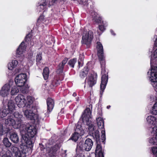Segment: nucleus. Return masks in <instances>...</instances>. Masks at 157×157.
I'll use <instances>...</instances> for the list:
<instances>
[{"label":"nucleus","instance_id":"1","mask_svg":"<svg viewBox=\"0 0 157 157\" xmlns=\"http://www.w3.org/2000/svg\"><path fill=\"white\" fill-rule=\"evenodd\" d=\"M20 132L22 136L21 141L23 144H25L33 147L34 141L33 138L36 133V129L33 125L28 124H23L20 128Z\"/></svg>","mask_w":157,"mask_h":157},{"label":"nucleus","instance_id":"2","mask_svg":"<svg viewBox=\"0 0 157 157\" xmlns=\"http://www.w3.org/2000/svg\"><path fill=\"white\" fill-rule=\"evenodd\" d=\"M91 112L89 108H87L84 110L82 115L83 121L88 126L89 132L97 142L99 141L100 135L99 131L97 130L96 127L93 124V123L91 121Z\"/></svg>","mask_w":157,"mask_h":157},{"label":"nucleus","instance_id":"3","mask_svg":"<svg viewBox=\"0 0 157 157\" xmlns=\"http://www.w3.org/2000/svg\"><path fill=\"white\" fill-rule=\"evenodd\" d=\"M13 116L8 117L5 121V124L6 125L13 126L15 128H18L21 126L23 116L18 112H16Z\"/></svg>","mask_w":157,"mask_h":157},{"label":"nucleus","instance_id":"4","mask_svg":"<svg viewBox=\"0 0 157 157\" xmlns=\"http://www.w3.org/2000/svg\"><path fill=\"white\" fill-rule=\"evenodd\" d=\"M100 61L101 65V73L102 75L101 77V83L100 85V94H102L105 88L107 82L108 76L107 72H106L105 69V59H103L102 60H100Z\"/></svg>","mask_w":157,"mask_h":157},{"label":"nucleus","instance_id":"5","mask_svg":"<svg viewBox=\"0 0 157 157\" xmlns=\"http://www.w3.org/2000/svg\"><path fill=\"white\" fill-rule=\"evenodd\" d=\"M23 146H21V147L20 149L16 147H12V150L14 152L16 157H26V154L28 150L31 151L32 148L33 147H31V149H30L31 146L25 145L22 143Z\"/></svg>","mask_w":157,"mask_h":157},{"label":"nucleus","instance_id":"6","mask_svg":"<svg viewBox=\"0 0 157 157\" xmlns=\"http://www.w3.org/2000/svg\"><path fill=\"white\" fill-rule=\"evenodd\" d=\"M13 84V82L10 81L5 84L1 88L0 94L3 97H8L10 95L11 87Z\"/></svg>","mask_w":157,"mask_h":157},{"label":"nucleus","instance_id":"7","mask_svg":"<svg viewBox=\"0 0 157 157\" xmlns=\"http://www.w3.org/2000/svg\"><path fill=\"white\" fill-rule=\"evenodd\" d=\"M26 75L21 74L16 76L15 81L16 85L19 87H22L24 85L26 81Z\"/></svg>","mask_w":157,"mask_h":157},{"label":"nucleus","instance_id":"8","mask_svg":"<svg viewBox=\"0 0 157 157\" xmlns=\"http://www.w3.org/2000/svg\"><path fill=\"white\" fill-rule=\"evenodd\" d=\"M93 38V32L89 31L88 32H85L82 37V42L86 45L90 44Z\"/></svg>","mask_w":157,"mask_h":157},{"label":"nucleus","instance_id":"9","mask_svg":"<svg viewBox=\"0 0 157 157\" xmlns=\"http://www.w3.org/2000/svg\"><path fill=\"white\" fill-rule=\"evenodd\" d=\"M84 131L80 126H77L75 132L72 135L71 139L75 142H76L80 137L83 135Z\"/></svg>","mask_w":157,"mask_h":157},{"label":"nucleus","instance_id":"10","mask_svg":"<svg viewBox=\"0 0 157 157\" xmlns=\"http://www.w3.org/2000/svg\"><path fill=\"white\" fill-rule=\"evenodd\" d=\"M97 123L99 129H103L101 131V137L103 140L105 139V131L104 128V121L101 117H99L96 118Z\"/></svg>","mask_w":157,"mask_h":157},{"label":"nucleus","instance_id":"11","mask_svg":"<svg viewBox=\"0 0 157 157\" xmlns=\"http://www.w3.org/2000/svg\"><path fill=\"white\" fill-rule=\"evenodd\" d=\"M92 16L93 17V20L94 21L98 23H101V25H100L99 26V30L101 31H103L105 30V27L104 26V24L103 21H101V18L95 12H94L92 13Z\"/></svg>","mask_w":157,"mask_h":157},{"label":"nucleus","instance_id":"12","mask_svg":"<svg viewBox=\"0 0 157 157\" xmlns=\"http://www.w3.org/2000/svg\"><path fill=\"white\" fill-rule=\"evenodd\" d=\"M33 109H27L24 112V115L25 117L29 119L35 120L37 119V115L34 113Z\"/></svg>","mask_w":157,"mask_h":157},{"label":"nucleus","instance_id":"13","mask_svg":"<svg viewBox=\"0 0 157 157\" xmlns=\"http://www.w3.org/2000/svg\"><path fill=\"white\" fill-rule=\"evenodd\" d=\"M25 96L21 94H19L15 99L16 103L19 107L25 106Z\"/></svg>","mask_w":157,"mask_h":157},{"label":"nucleus","instance_id":"14","mask_svg":"<svg viewBox=\"0 0 157 157\" xmlns=\"http://www.w3.org/2000/svg\"><path fill=\"white\" fill-rule=\"evenodd\" d=\"M25 49L26 46L25 45V43L24 42H22L17 50L16 53L17 57H21V60H23L24 57V55L23 54L25 51Z\"/></svg>","mask_w":157,"mask_h":157},{"label":"nucleus","instance_id":"15","mask_svg":"<svg viewBox=\"0 0 157 157\" xmlns=\"http://www.w3.org/2000/svg\"><path fill=\"white\" fill-rule=\"evenodd\" d=\"M97 78L96 74H91L86 79V82L87 83L89 86L91 87L96 83Z\"/></svg>","mask_w":157,"mask_h":157},{"label":"nucleus","instance_id":"16","mask_svg":"<svg viewBox=\"0 0 157 157\" xmlns=\"http://www.w3.org/2000/svg\"><path fill=\"white\" fill-rule=\"evenodd\" d=\"M34 98L31 96H28L25 98V106L27 109H34L33 103Z\"/></svg>","mask_w":157,"mask_h":157},{"label":"nucleus","instance_id":"17","mask_svg":"<svg viewBox=\"0 0 157 157\" xmlns=\"http://www.w3.org/2000/svg\"><path fill=\"white\" fill-rule=\"evenodd\" d=\"M96 48L98 51V56L99 60L104 59L103 55V47L102 44L99 42L97 43Z\"/></svg>","mask_w":157,"mask_h":157},{"label":"nucleus","instance_id":"18","mask_svg":"<svg viewBox=\"0 0 157 157\" xmlns=\"http://www.w3.org/2000/svg\"><path fill=\"white\" fill-rule=\"evenodd\" d=\"M95 157H104L103 151L101 145L97 144L95 151Z\"/></svg>","mask_w":157,"mask_h":157},{"label":"nucleus","instance_id":"19","mask_svg":"<svg viewBox=\"0 0 157 157\" xmlns=\"http://www.w3.org/2000/svg\"><path fill=\"white\" fill-rule=\"evenodd\" d=\"M153 132L155 135V137H152L149 140V142L154 145H157V126L154 127L153 128Z\"/></svg>","mask_w":157,"mask_h":157},{"label":"nucleus","instance_id":"20","mask_svg":"<svg viewBox=\"0 0 157 157\" xmlns=\"http://www.w3.org/2000/svg\"><path fill=\"white\" fill-rule=\"evenodd\" d=\"M93 144V142L91 139H87L85 140L84 143L85 149L87 151H90L91 149Z\"/></svg>","mask_w":157,"mask_h":157},{"label":"nucleus","instance_id":"21","mask_svg":"<svg viewBox=\"0 0 157 157\" xmlns=\"http://www.w3.org/2000/svg\"><path fill=\"white\" fill-rule=\"evenodd\" d=\"M59 149V147L57 145L55 146L54 147H48L47 148V151L49 155H50L49 157H55L54 154Z\"/></svg>","mask_w":157,"mask_h":157},{"label":"nucleus","instance_id":"22","mask_svg":"<svg viewBox=\"0 0 157 157\" xmlns=\"http://www.w3.org/2000/svg\"><path fill=\"white\" fill-rule=\"evenodd\" d=\"M47 111L48 112L51 111L54 106V101L53 100L50 98H48L47 101Z\"/></svg>","mask_w":157,"mask_h":157},{"label":"nucleus","instance_id":"23","mask_svg":"<svg viewBox=\"0 0 157 157\" xmlns=\"http://www.w3.org/2000/svg\"><path fill=\"white\" fill-rule=\"evenodd\" d=\"M18 64V62L17 60H13L11 62H9L8 63V69L12 71L17 66Z\"/></svg>","mask_w":157,"mask_h":157},{"label":"nucleus","instance_id":"24","mask_svg":"<svg viewBox=\"0 0 157 157\" xmlns=\"http://www.w3.org/2000/svg\"><path fill=\"white\" fill-rule=\"evenodd\" d=\"M10 138L11 140L14 143H17L19 141V138L17 134L15 132L11 133Z\"/></svg>","mask_w":157,"mask_h":157},{"label":"nucleus","instance_id":"25","mask_svg":"<svg viewBox=\"0 0 157 157\" xmlns=\"http://www.w3.org/2000/svg\"><path fill=\"white\" fill-rule=\"evenodd\" d=\"M15 104L13 101L12 100H10L9 101L8 103V107L7 109L9 111H10V113L15 109Z\"/></svg>","mask_w":157,"mask_h":157},{"label":"nucleus","instance_id":"26","mask_svg":"<svg viewBox=\"0 0 157 157\" xmlns=\"http://www.w3.org/2000/svg\"><path fill=\"white\" fill-rule=\"evenodd\" d=\"M68 60L67 58H65L63 60L61 63H60L57 70V72L58 73H60L63 71V67L65 64L67 63Z\"/></svg>","mask_w":157,"mask_h":157},{"label":"nucleus","instance_id":"27","mask_svg":"<svg viewBox=\"0 0 157 157\" xmlns=\"http://www.w3.org/2000/svg\"><path fill=\"white\" fill-rule=\"evenodd\" d=\"M147 122L149 124H155L156 122V118L154 116H148L147 118Z\"/></svg>","mask_w":157,"mask_h":157},{"label":"nucleus","instance_id":"28","mask_svg":"<svg viewBox=\"0 0 157 157\" xmlns=\"http://www.w3.org/2000/svg\"><path fill=\"white\" fill-rule=\"evenodd\" d=\"M10 113L8 109H3L1 110L0 108V116L1 117H3L6 116L8 114Z\"/></svg>","mask_w":157,"mask_h":157},{"label":"nucleus","instance_id":"29","mask_svg":"<svg viewBox=\"0 0 157 157\" xmlns=\"http://www.w3.org/2000/svg\"><path fill=\"white\" fill-rule=\"evenodd\" d=\"M19 91V89L17 86H14L11 88L10 90V94L12 95L17 94Z\"/></svg>","mask_w":157,"mask_h":157},{"label":"nucleus","instance_id":"30","mask_svg":"<svg viewBox=\"0 0 157 157\" xmlns=\"http://www.w3.org/2000/svg\"><path fill=\"white\" fill-rule=\"evenodd\" d=\"M2 153L3 154L2 157H12L11 153L7 149H6V151L2 150L0 153L1 154Z\"/></svg>","mask_w":157,"mask_h":157},{"label":"nucleus","instance_id":"31","mask_svg":"<svg viewBox=\"0 0 157 157\" xmlns=\"http://www.w3.org/2000/svg\"><path fill=\"white\" fill-rule=\"evenodd\" d=\"M43 75L45 80L48 79L49 74V70L47 67H45L43 70Z\"/></svg>","mask_w":157,"mask_h":157},{"label":"nucleus","instance_id":"32","mask_svg":"<svg viewBox=\"0 0 157 157\" xmlns=\"http://www.w3.org/2000/svg\"><path fill=\"white\" fill-rule=\"evenodd\" d=\"M4 145L6 147H9L11 145V143L10 142L8 138H5L3 140Z\"/></svg>","mask_w":157,"mask_h":157},{"label":"nucleus","instance_id":"33","mask_svg":"<svg viewBox=\"0 0 157 157\" xmlns=\"http://www.w3.org/2000/svg\"><path fill=\"white\" fill-rule=\"evenodd\" d=\"M151 113L153 115H157V102H155L154 105L151 111Z\"/></svg>","mask_w":157,"mask_h":157},{"label":"nucleus","instance_id":"34","mask_svg":"<svg viewBox=\"0 0 157 157\" xmlns=\"http://www.w3.org/2000/svg\"><path fill=\"white\" fill-rule=\"evenodd\" d=\"M76 62V58H74L73 59L70 60L68 62V64L72 67L73 68L74 67V65L75 63Z\"/></svg>","mask_w":157,"mask_h":157},{"label":"nucleus","instance_id":"35","mask_svg":"<svg viewBox=\"0 0 157 157\" xmlns=\"http://www.w3.org/2000/svg\"><path fill=\"white\" fill-rule=\"evenodd\" d=\"M8 132V130H6L3 127L2 124H0V136L3 135L4 133H6V132Z\"/></svg>","mask_w":157,"mask_h":157},{"label":"nucleus","instance_id":"36","mask_svg":"<svg viewBox=\"0 0 157 157\" xmlns=\"http://www.w3.org/2000/svg\"><path fill=\"white\" fill-rule=\"evenodd\" d=\"M31 35L29 34L27 35L25 38V41L27 42H28L29 41H30V44L33 45V43H32V39H31Z\"/></svg>","mask_w":157,"mask_h":157},{"label":"nucleus","instance_id":"37","mask_svg":"<svg viewBox=\"0 0 157 157\" xmlns=\"http://www.w3.org/2000/svg\"><path fill=\"white\" fill-rule=\"evenodd\" d=\"M42 53L40 52H38L37 53L36 56V62L37 63H40V61L42 59L41 57Z\"/></svg>","mask_w":157,"mask_h":157},{"label":"nucleus","instance_id":"38","mask_svg":"<svg viewBox=\"0 0 157 157\" xmlns=\"http://www.w3.org/2000/svg\"><path fill=\"white\" fill-rule=\"evenodd\" d=\"M84 59V56L83 54H80L79 56V59L78 60H79L82 62H81V66H82L83 64V61Z\"/></svg>","mask_w":157,"mask_h":157},{"label":"nucleus","instance_id":"39","mask_svg":"<svg viewBox=\"0 0 157 157\" xmlns=\"http://www.w3.org/2000/svg\"><path fill=\"white\" fill-rule=\"evenodd\" d=\"M151 151L152 153L154 154L157 153V147H153L151 148Z\"/></svg>","mask_w":157,"mask_h":157},{"label":"nucleus","instance_id":"40","mask_svg":"<svg viewBox=\"0 0 157 157\" xmlns=\"http://www.w3.org/2000/svg\"><path fill=\"white\" fill-rule=\"evenodd\" d=\"M44 17L43 16H40L38 20V22L39 23H43Z\"/></svg>","mask_w":157,"mask_h":157},{"label":"nucleus","instance_id":"41","mask_svg":"<svg viewBox=\"0 0 157 157\" xmlns=\"http://www.w3.org/2000/svg\"><path fill=\"white\" fill-rule=\"evenodd\" d=\"M87 74V73L86 72L82 71L80 73V75L81 78H83Z\"/></svg>","mask_w":157,"mask_h":157},{"label":"nucleus","instance_id":"42","mask_svg":"<svg viewBox=\"0 0 157 157\" xmlns=\"http://www.w3.org/2000/svg\"><path fill=\"white\" fill-rule=\"evenodd\" d=\"M75 157H85V156L84 154L82 153H80L78 154H77Z\"/></svg>","mask_w":157,"mask_h":157},{"label":"nucleus","instance_id":"43","mask_svg":"<svg viewBox=\"0 0 157 157\" xmlns=\"http://www.w3.org/2000/svg\"><path fill=\"white\" fill-rule=\"evenodd\" d=\"M153 55L154 58H157V48L153 52Z\"/></svg>","mask_w":157,"mask_h":157},{"label":"nucleus","instance_id":"44","mask_svg":"<svg viewBox=\"0 0 157 157\" xmlns=\"http://www.w3.org/2000/svg\"><path fill=\"white\" fill-rule=\"evenodd\" d=\"M82 2L81 4L84 5H86L87 4V0H81Z\"/></svg>","mask_w":157,"mask_h":157},{"label":"nucleus","instance_id":"45","mask_svg":"<svg viewBox=\"0 0 157 157\" xmlns=\"http://www.w3.org/2000/svg\"><path fill=\"white\" fill-rule=\"evenodd\" d=\"M81 62H82L81 61L78 60V67H79L80 66H81Z\"/></svg>","mask_w":157,"mask_h":157},{"label":"nucleus","instance_id":"46","mask_svg":"<svg viewBox=\"0 0 157 157\" xmlns=\"http://www.w3.org/2000/svg\"><path fill=\"white\" fill-rule=\"evenodd\" d=\"M80 145V143L78 145H77V147L78 148V147H80V148H81V149H82V147H83V145H82V146H79Z\"/></svg>","mask_w":157,"mask_h":157},{"label":"nucleus","instance_id":"47","mask_svg":"<svg viewBox=\"0 0 157 157\" xmlns=\"http://www.w3.org/2000/svg\"><path fill=\"white\" fill-rule=\"evenodd\" d=\"M110 32H111V33L112 34V35H115V34L113 33V30H111Z\"/></svg>","mask_w":157,"mask_h":157},{"label":"nucleus","instance_id":"48","mask_svg":"<svg viewBox=\"0 0 157 157\" xmlns=\"http://www.w3.org/2000/svg\"><path fill=\"white\" fill-rule=\"evenodd\" d=\"M64 152H65V154L63 156H64V157H65V156H66V155H67V154H65V153H66V150H65V151H64Z\"/></svg>","mask_w":157,"mask_h":157},{"label":"nucleus","instance_id":"49","mask_svg":"<svg viewBox=\"0 0 157 157\" xmlns=\"http://www.w3.org/2000/svg\"><path fill=\"white\" fill-rule=\"evenodd\" d=\"M76 94L75 93H74L73 94V96L74 97L76 96Z\"/></svg>","mask_w":157,"mask_h":157},{"label":"nucleus","instance_id":"50","mask_svg":"<svg viewBox=\"0 0 157 157\" xmlns=\"http://www.w3.org/2000/svg\"><path fill=\"white\" fill-rule=\"evenodd\" d=\"M110 107V106L109 105L107 106V108L108 109H109Z\"/></svg>","mask_w":157,"mask_h":157},{"label":"nucleus","instance_id":"51","mask_svg":"<svg viewBox=\"0 0 157 157\" xmlns=\"http://www.w3.org/2000/svg\"><path fill=\"white\" fill-rule=\"evenodd\" d=\"M87 157H91V156L90 155H87Z\"/></svg>","mask_w":157,"mask_h":157},{"label":"nucleus","instance_id":"52","mask_svg":"<svg viewBox=\"0 0 157 157\" xmlns=\"http://www.w3.org/2000/svg\"><path fill=\"white\" fill-rule=\"evenodd\" d=\"M155 46L156 47H157V44L156 43V42H155Z\"/></svg>","mask_w":157,"mask_h":157},{"label":"nucleus","instance_id":"53","mask_svg":"<svg viewBox=\"0 0 157 157\" xmlns=\"http://www.w3.org/2000/svg\"><path fill=\"white\" fill-rule=\"evenodd\" d=\"M157 157V155H156V157Z\"/></svg>","mask_w":157,"mask_h":157}]
</instances>
